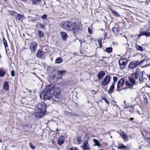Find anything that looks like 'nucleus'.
<instances>
[{
	"label": "nucleus",
	"mask_w": 150,
	"mask_h": 150,
	"mask_svg": "<svg viewBox=\"0 0 150 150\" xmlns=\"http://www.w3.org/2000/svg\"><path fill=\"white\" fill-rule=\"evenodd\" d=\"M61 26L63 29L69 31L74 30L76 28L75 23L69 21L63 22Z\"/></svg>",
	"instance_id": "1"
},
{
	"label": "nucleus",
	"mask_w": 150,
	"mask_h": 150,
	"mask_svg": "<svg viewBox=\"0 0 150 150\" xmlns=\"http://www.w3.org/2000/svg\"><path fill=\"white\" fill-rule=\"evenodd\" d=\"M60 88H55L54 87L53 93L51 99L54 100V101H58L61 100V98L60 95Z\"/></svg>",
	"instance_id": "2"
},
{
	"label": "nucleus",
	"mask_w": 150,
	"mask_h": 150,
	"mask_svg": "<svg viewBox=\"0 0 150 150\" xmlns=\"http://www.w3.org/2000/svg\"><path fill=\"white\" fill-rule=\"evenodd\" d=\"M52 93L51 92H49L44 90L43 92L40 93V96L42 99L44 100L49 99L53 102H56L54 101V100L51 99L52 96Z\"/></svg>",
	"instance_id": "3"
},
{
	"label": "nucleus",
	"mask_w": 150,
	"mask_h": 150,
	"mask_svg": "<svg viewBox=\"0 0 150 150\" xmlns=\"http://www.w3.org/2000/svg\"><path fill=\"white\" fill-rule=\"evenodd\" d=\"M38 111V113H42L45 111L46 110V105L44 103H39L38 104L37 108H36V110Z\"/></svg>",
	"instance_id": "4"
},
{
	"label": "nucleus",
	"mask_w": 150,
	"mask_h": 150,
	"mask_svg": "<svg viewBox=\"0 0 150 150\" xmlns=\"http://www.w3.org/2000/svg\"><path fill=\"white\" fill-rule=\"evenodd\" d=\"M125 80L123 78H121L118 82L117 85V90L120 91L123 89L124 85Z\"/></svg>",
	"instance_id": "5"
},
{
	"label": "nucleus",
	"mask_w": 150,
	"mask_h": 150,
	"mask_svg": "<svg viewBox=\"0 0 150 150\" xmlns=\"http://www.w3.org/2000/svg\"><path fill=\"white\" fill-rule=\"evenodd\" d=\"M129 81H126V85L127 86L132 87L134 85L135 81L133 78H129Z\"/></svg>",
	"instance_id": "6"
},
{
	"label": "nucleus",
	"mask_w": 150,
	"mask_h": 150,
	"mask_svg": "<svg viewBox=\"0 0 150 150\" xmlns=\"http://www.w3.org/2000/svg\"><path fill=\"white\" fill-rule=\"evenodd\" d=\"M119 62L121 69H123L127 64V60L125 59H121Z\"/></svg>",
	"instance_id": "7"
},
{
	"label": "nucleus",
	"mask_w": 150,
	"mask_h": 150,
	"mask_svg": "<svg viewBox=\"0 0 150 150\" xmlns=\"http://www.w3.org/2000/svg\"><path fill=\"white\" fill-rule=\"evenodd\" d=\"M54 88V84H48L45 87V90L49 92H53Z\"/></svg>",
	"instance_id": "8"
},
{
	"label": "nucleus",
	"mask_w": 150,
	"mask_h": 150,
	"mask_svg": "<svg viewBox=\"0 0 150 150\" xmlns=\"http://www.w3.org/2000/svg\"><path fill=\"white\" fill-rule=\"evenodd\" d=\"M117 132L120 134L125 142L128 141L129 140L128 137L126 134L125 132L120 130L119 132L117 131Z\"/></svg>",
	"instance_id": "9"
},
{
	"label": "nucleus",
	"mask_w": 150,
	"mask_h": 150,
	"mask_svg": "<svg viewBox=\"0 0 150 150\" xmlns=\"http://www.w3.org/2000/svg\"><path fill=\"white\" fill-rule=\"evenodd\" d=\"M110 76L109 75H107L103 79V81L102 83V84L105 86L107 85L110 82Z\"/></svg>",
	"instance_id": "10"
},
{
	"label": "nucleus",
	"mask_w": 150,
	"mask_h": 150,
	"mask_svg": "<svg viewBox=\"0 0 150 150\" xmlns=\"http://www.w3.org/2000/svg\"><path fill=\"white\" fill-rule=\"evenodd\" d=\"M38 44L35 42H32L30 45V49L32 52H35L36 50Z\"/></svg>",
	"instance_id": "11"
},
{
	"label": "nucleus",
	"mask_w": 150,
	"mask_h": 150,
	"mask_svg": "<svg viewBox=\"0 0 150 150\" xmlns=\"http://www.w3.org/2000/svg\"><path fill=\"white\" fill-rule=\"evenodd\" d=\"M65 138L62 136H59L57 140V143L59 146L62 145L64 142Z\"/></svg>",
	"instance_id": "12"
},
{
	"label": "nucleus",
	"mask_w": 150,
	"mask_h": 150,
	"mask_svg": "<svg viewBox=\"0 0 150 150\" xmlns=\"http://www.w3.org/2000/svg\"><path fill=\"white\" fill-rule=\"evenodd\" d=\"M142 135L145 139L150 142V133L146 131L142 132Z\"/></svg>",
	"instance_id": "13"
},
{
	"label": "nucleus",
	"mask_w": 150,
	"mask_h": 150,
	"mask_svg": "<svg viewBox=\"0 0 150 150\" xmlns=\"http://www.w3.org/2000/svg\"><path fill=\"white\" fill-rule=\"evenodd\" d=\"M82 147L83 150H90V148L87 141H85L83 142Z\"/></svg>",
	"instance_id": "14"
},
{
	"label": "nucleus",
	"mask_w": 150,
	"mask_h": 150,
	"mask_svg": "<svg viewBox=\"0 0 150 150\" xmlns=\"http://www.w3.org/2000/svg\"><path fill=\"white\" fill-rule=\"evenodd\" d=\"M105 75V73L103 71H100L98 74V77L99 80H100L103 78Z\"/></svg>",
	"instance_id": "15"
},
{
	"label": "nucleus",
	"mask_w": 150,
	"mask_h": 150,
	"mask_svg": "<svg viewBox=\"0 0 150 150\" xmlns=\"http://www.w3.org/2000/svg\"><path fill=\"white\" fill-rule=\"evenodd\" d=\"M143 35H145L146 37L150 36V33L145 31L142 32L139 34V37H141Z\"/></svg>",
	"instance_id": "16"
},
{
	"label": "nucleus",
	"mask_w": 150,
	"mask_h": 150,
	"mask_svg": "<svg viewBox=\"0 0 150 150\" xmlns=\"http://www.w3.org/2000/svg\"><path fill=\"white\" fill-rule=\"evenodd\" d=\"M51 77L52 78L54 81H57L59 80L60 78V77H59V76H58V75H56L55 74L52 75Z\"/></svg>",
	"instance_id": "17"
},
{
	"label": "nucleus",
	"mask_w": 150,
	"mask_h": 150,
	"mask_svg": "<svg viewBox=\"0 0 150 150\" xmlns=\"http://www.w3.org/2000/svg\"><path fill=\"white\" fill-rule=\"evenodd\" d=\"M3 89L4 90L7 91L9 89V84L7 81L5 82L4 83Z\"/></svg>",
	"instance_id": "18"
},
{
	"label": "nucleus",
	"mask_w": 150,
	"mask_h": 150,
	"mask_svg": "<svg viewBox=\"0 0 150 150\" xmlns=\"http://www.w3.org/2000/svg\"><path fill=\"white\" fill-rule=\"evenodd\" d=\"M41 1L40 0H35L32 2V5H38L40 4Z\"/></svg>",
	"instance_id": "19"
},
{
	"label": "nucleus",
	"mask_w": 150,
	"mask_h": 150,
	"mask_svg": "<svg viewBox=\"0 0 150 150\" xmlns=\"http://www.w3.org/2000/svg\"><path fill=\"white\" fill-rule=\"evenodd\" d=\"M129 68L132 69H134L137 67L134 62H131L129 64Z\"/></svg>",
	"instance_id": "20"
},
{
	"label": "nucleus",
	"mask_w": 150,
	"mask_h": 150,
	"mask_svg": "<svg viewBox=\"0 0 150 150\" xmlns=\"http://www.w3.org/2000/svg\"><path fill=\"white\" fill-rule=\"evenodd\" d=\"M43 54L42 52L40 50L38 51L37 54V56L38 57L41 58L42 57Z\"/></svg>",
	"instance_id": "21"
},
{
	"label": "nucleus",
	"mask_w": 150,
	"mask_h": 150,
	"mask_svg": "<svg viewBox=\"0 0 150 150\" xmlns=\"http://www.w3.org/2000/svg\"><path fill=\"white\" fill-rule=\"evenodd\" d=\"M127 148V146L122 144H119L118 145V149H126Z\"/></svg>",
	"instance_id": "22"
},
{
	"label": "nucleus",
	"mask_w": 150,
	"mask_h": 150,
	"mask_svg": "<svg viewBox=\"0 0 150 150\" xmlns=\"http://www.w3.org/2000/svg\"><path fill=\"white\" fill-rule=\"evenodd\" d=\"M138 74L136 73H133L132 74L131 78H133L134 79H137L138 78Z\"/></svg>",
	"instance_id": "23"
},
{
	"label": "nucleus",
	"mask_w": 150,
	"mask_h": 150,
	"mask_svg": "<svg viewBox=\"0 0 150 150\" xmlns=\"http://www.w3.org/2000/svg\"><path fill=\"white\" fill-rule=\"evenodd\" d=\"M114 83H112V85L111 86L109 90L108 91V92L109 93H111L114 88Z\"/></svg>",
	"instance_id": "24"
},
{
	"label": "nucleus",
	"mask_w": 150,
	"mask_h": 150,
	"mask_svg": "<svg viewBox=\"0 0 150 150\" xmlns=\"http://www.w3.org/2000/svg\"><path fill=\"white\" fill-rule=\"evenodd\" d=\"M66 71L64 70H62L61 71H57L58 74L59 75V77H61L63 74H64Z\"/></svg>",
	"instance_id": "25"
},
{
	"label": "nucleus",
	"mask_w": 150,
	"mask_h": 150,
	"mask_svg": "<svg viewBox=\"0 0 150 150\" xmlns=\"http://www.w3.org/2000/svg\"><path fill=\"white\" fill-rule=\"evenodd\" d=\"M5 73V71L4 70L0 69V77H4Z\"/></svg>",
	"instance_id": "26"
},
{
	"label": "nucleus",
	"mask_w": 150,
	"mask_h": 150,
	"mask_svg": "<svg viewBox=\"0 0 150 150\" xmlns=\"http://www.w3.org/2000/svg\"><path fill=\"white\" fill-rule=\"evenodd\" d=\"M93 141L95 143V144L94 146H100L101 145L99 142L96 139H94L93 140Z\"/></svg>",
	"instance_id": "27"
},
{
	"label": "nucleus",
	"mask_w": 150,
	"mask_h": 150,
	"mask_svg": "<svg viewBox=\"0 0 150 150\" xmlns=\"http://www.w3.org/2000/svg\"><path fill=\"white\" fill-rule=\"evenodd\" d=\"M62 62V60L61 58L59 57L57 58L55 60V62L57 64H59Z\"/></svg>",
	"instance_id": "28"
},
{
	"label": "nucleus",
	"mask_w": 150,
	"mask_h": 150,
	"mask_svg": "<svg viewBox=\"0 0 150 150\" xmlns=\"http://www.w3.org/2000/svg\"><path fill=\"white\" fill-rule=\"evenodd\" d=\"M60 34L62 38H67V33L65 32H61Z\"/></svg>",
	"instance_id": "29"
},
{
	"label": "nucleus",
	"mask_w": 150,
	"mask_h": 150,
	"mask_svg": "<svg viewBox=\"0 0 150 150\" xmlns=\"http://www.w3.org/2000/svg\"><path fill=\"white\" fill-rule=\"evenodd\" d=\"M3 42L5 48H6V47H8L7 42H6V40L5 39V38H3Z\"/></svg>",
	"instance_id": "30"
},
{
	"label": "nucleus",
	"mask_w": 150,
	"mask_h": 150,
	"mask_svg": "<svg viewBox=\"0 0 150 150\" xmlns=\"http://www.w3.org/2000/svg\"><path fill=\"white\" fill-rule=\"evenodd\" d=\"M25 92L28 95L30 96L31 94L32 91L29 89L26 88L25 89Z\"/></svg>",
	"instance_id": "31"
},
{
	"label": "nucleus",
	"mask_w": 150,
	"mask_h": 150,
	"mask_svg": "<svg viewBox=\"0 0 150 150\" xmlns=\"http://www.w3.org/2000/svg\"><path fill=\"white\" fill-rule=\"evenodd\" d=\"M136 48L138 50L140 51H144L143 47L141 46L137 45L136 46Z\"/></svg>",
	"instance_id": "32"
},
{
	"label": "nucleus",
	"mask_w": 150,
	"mask_h": 150,
	"mask_svg": "<svg viewBox=\"0 0 150 150\" xmlns=\"http://www.w3.org/2000/svg\"><path fill=\"white\" fill-rule=\"evenodd\" d=\"M106 51L108 53H110L112 51V48L111 47L106 48Z\"/></svg>",
	"instance_id": "33"
},
{
	"label": "nucleus",
	"mask_w": 150,
	"mask_h": 150,
	"mask_svg": "<svg viewBox=\"0 0 150 150\" xmlns=\"http://www.w3.org/2000/svg\"><path fill=\"white\" fill-rule=\"evenodd\" d=\"M16 20H18L20 21L22 18V15L20 14H18L17 15V16L16 17Z\"/></svg>",
	"instance_id": "34"
},
{
	"label": "nucleus",
	"mask_w": 150,
	"mask_h": 150,
	"mask_svg": "<svg viewBox=\"0 0 150 150\" xmlns=\"http://www.w3.org/2000/svg\"><path fill=\"white\" fill-rule=\"evenodd\" d=\"M112 13L114 15L118 16H120V14L117 12L115 11H113L112 12Z\"/></svg>",
	"instance_id": "35"
},
{
	"label": "nucleus",
	"mask_w": 150,
	"mask_h": 150,
	"mask_svg": "<svg viewBox=\"0 0 150 150\" xmlns=\"http://www.w3.org/2000/svg\"><path fill=\"white\" fill-rule=\"evenodd\" d=\"M113 81L112 83H114V84H115V83L117 81L118 78L117 77L113 76Z\"/></svg>",
	"instance_id": "36"
},
{
	"label": "nucleus",
	"mask_w": 150,
	"mask_h": 150,
	"mask_svg": "<svg viewBox=\"0 0 150 150\" xmlns=\"http://www.w3.org/2000/svg\"><path fill=\"white\" fill-rule=\"evenodd\" d=\"M112 31L114 33H116L118 31V29L117 28H113L112 29Z\"/></svg>",
	"instance_id": "37"
},
{
	"label": "nucleus",
	"mask_w": 150,
	"mask_h": 150,
	"mask_svg": "<svg viewBox=\"0 0 150 150\" xmlns=\"http://www.w3.org/2000/svg\"><path fill=\"white\" fill-rule=\"evenodd\" d=\"M29 145L30 148L33 150H34L36 148V147L33 146L32 144V143L31 142H30L29 143Z\"/></svg>",
	"instance_id": "38"
},
{
	"label": "nucleus",
	"mask_w": 150,
	"mask_h": 150,
	"mask_svg": "<svg viewBox=\"0 0 150 150\" xmlns=\"http://www.w3.org/2000/svg\"><path fill=\"white\" fill-rule=\"evenodd\" d=\"M38 35L40 37H43L44 36V33L43 32H41L40 30H39Z\"/></svg>",
	"instance_id": "39"
},
{
	"label": "nucleus",
	"mask_w": 150,
	"mask_h": 150,
	"mask_svg": "<svg viewBox=\"0 0 150 150\" xmlns=\"http://www.w3.org/2000/svg\"><path fill=\"white\" fill-rule=\"evenodd\" d=\"M98 43L99 44V46L100 47H102V42L101 40L98 39Z\"/></svg>",
	"instance_id": "40"
},
{
	"label": "nucleus",
	"mask_w": 150,
	"mask_h": 150,
	"mask_svg": "<svg viewBox=\"0 0 150 150\" xmlns=\"http://www.w3.org/2000/svg\"><path fill=\"white\" fill-rule=\"evenodd\" d=\"M47 16L46 14H44L41 17L42 19H45L47 18Z\"/></svg>",
	"instance_id": "41"
},
{
	"label": "nucleus",
	"mask_w": 150,
	"mask_h": 150,
	"mask_svg": "<svg viewBox=\"0 0 150 150\" xmlns=\"http://www.w3.org/2000/svg\"><path fill=\"white\" fill-rule=\"evenodd\" d=\"M88 33L90 34H92L93 33V31L90 28H88Z\"/></svg>",
	"instance_id": "42"
},
{
	"label": "nucleus",
	"mask_w": 150,
	"mask_h": 150,
	"mask_svg": "<svg viewBox=\"0 0 150 150\" xmlns=\"http://www.w3.org/2000/svg\"><path fill=\"white\" fill-rule=\"evenodd\" d=\"M11 75L12 76H15V71L13 70L11 71Z\"/></svg>",
	"instance_id": "43"
},
{
	"label": "nucleus",
	"mask_w": 150,
	"mask_h": 150,
	"mask_svg": "<svg viewBox=\"0 0 150 150\" xmlns=\"http://www.w3.org/2000/svg\"><path fill=\"white\" fill-rule=\"evenodd\" d=\"M135 64H136L137 67L138 65H141L140 62H139L138 61H136L135 62H134Z\"/></svg>",
	"instance_id": "44"
},
{
	"label": "nucleus",
	"mask_w": 150,
	"mask_h": 150,
	"mask_svg": "<svg viewBox=\"0 0 150 150\" xmlns=\"http://www.w3.org/2000/svg\"><path fill=\"white\" fill-rule=\"evenodd\" d=\"M69 150H79L78 148L77 147L72 148L70 149Z\"/></svg>",
	"instance_id": "45"
},
{
	"label": "nucleus",
	"mask_w": 150,
	"mask_h": 150,
	"mask_svg": "<svg viewBox=\"0 0 150 150\" xmlns=\"http://www.w3.org/2000/svg\"><path fill=\"white\" fill-rule=\"evenodd\" d=\"M77 140L79 143H80L81 141V138L79 137H77Z\"/></svg>",
	"instance_id": "46"
},
{
	"label": "nucleus",
	"mask_w": 150,
	"mask_h": 150,
	"mask_svg": "<svg viewBox=\"0 0 150 150\" xmlns=\"http://www.w3.org/2000/svg\"><path fill=\"white\" fill-rule=\"evenodd\" d=\"M40 27L41 28L43 29L45 27V25H42V24H40Z\"/></svg>",
	"instance_id": "47"
},
{
	"label": "nucleus",
	"mask_w": 150,
	"mask_h": 150,
	"mask_svg": "<svg viewBox=\"0 0 150 150\" xmlns=\"http://www.w3.org/2000/svg\"><path fill=\"white\" fill-rule=\"evenodd\" d=\"M144 74H145L144 72H143L142 73V77L144 79H145L146 78L144 76Z\"/></svg>",
	"instance_id": "48"
},
{
	"label": "nucleus",
	"mask_w": 150,
	"mask_h": 150,
	"mask_svg": "<svg viewBox=\"0 0 150 150\" xmlns=\"http://www.w3.org/2000/svg\"><path fill=\"white\" fill-rule=\"evenodd\" d=\"M139 80H140V83H142V81L144 79V78H143L142 77L141 78H139Z\"/></svg>",
	"instance_id": "49"
},
{
	"label": "nucleus",
	"mask_w": 150,
	"mask_h": 150,
	"mask_svg": "<svg viewBox=\"0 0 150 150\" xmlns=\"http://www.w3.org/2000/svg\"><path fill=\"white\" fill-rule=\"evenodd\" d=\"M145 60H145L144 59V60H142V61H141L140 62L141 65L145 61Z\"/></svg>",
	"instance_id": "50"
},
{
	"label": "nucleus",
	"mask_w": 150,
	"mask_h": 150,
	"mask_svg": "<svg viewBox=\"0 0 150 150\" xmlns=\"http://www.w3.org/2000/svg\"><path fill=\"white\" fill-rule=\"evenodd\" d=\"M104 100H105V101L106 102V103L108 104V105L109 104V103L108 100L105 98H104Z\"/></svg>",
	"instance_id": "51"
},
{
	"label": "nucleus",
	"mask_w": 150,
	"mask_h": 150,
	"mask_svg": "<svg viewBox=\"0 0 150 150\" xmlns=\"http://www.w3.org/2000/svg\"><path fill=\"white\" fill-rule=\"evenodd\" d=\"M107 34L106 33H104V38H105L107 36Z\"/></svg>",
	"instance_id": "52"
},
{
	"label": "nucleus",
	"mask_w": 150,
	"mask_h": 150,
	"mask_svg": "<svg viewBox=\"0 0 150 150\" xmlns=\"http://www.w3.org/2000/svg\"><path fill=\"white\" fill-rule=\"evenodd\" d=\"M44 4H43V7H45L46 6V4L45 1H43Z\"/></svg>",
	"instance_id": "53"
},
{
	"label": "nucleus",
	"mask_w": 150,
	"mask_h": 150,
	"mask_svg": "<svg viewBox=\"0 0 150 150\" xmlns=\"http://www.w3.org/2000/svg\"><path fill=\"white\" fill-rule=\"evenodd\" d=\"M21 0L24 2H25L27 1V0Z\"/></svg>",
	"instance_id": "54"
},
{
	"label": "nucleus",
	"mask_w": 150,
	"mask_h": 150,
	"mask_svg": "<svg viewBox=\"0 0 150 150\" xmlns=\"http://www.w3.org/2000/svg\"><path fill=\"white\" fill-rule=\"evenodd\" d=\"M130 119L131 120H133L134 119V118H131Z\"/></svg>",
	"instance_id": "55"
},
{
	"label": "nucleus",
	"mask_w": 150,
	"mask_h": 150,
	"mask_svg": "<svg viewBox=\"0 0 150 150\" xmlns=\"http://www.w3.org/2000/svg\"><path fill=\"white\" fill-rule=\"evenodd\" d=\"M67 38H62L63 40H66Z\"/></svg>",
	"instance_id": "56"
},
{
	"label": "nucleus",
	"mask_w": 150,
	"mask_h": 150,
	"mask_svg": "<svg viewBox=\"0 0 150 150\" xmlns=\"http://www.w3.org/2000/svg\"><path fill=\"white\" fill-rule=\"evenodd\" d=\"M101 30L102 31H105V30H103V29H101Z\"/></svg>",
	"instance_id": "57"
},
{
	"label": "nucleus",
	"mask_w": 150,
	"mask_h": 150,
	"mask_svg": "<svg viewBox=\"0 0 150 150\" xmlns=\"http://www.w3.org/2000/svg\"><path fill=\"white\" fill-rule=\"evenodd\" d=\"M33 20V22H34V20Z\"/></svg>",
	"instance_id": "58"
},
{
	"label": "nucleus",
	"mask_w": 150,
	"mask_h": 150,
	"mask_svg": "<svg viewBox=\"0 0 150 150\" xmlns=\"http://www.w3.org/2000/svg\"><path fill=\"white\" fill-rule=\"evenodd\" d=\"M78 40H79L80 41V40H81L78 39Z\"/></svg>",
	"instance_id": "59"
},
{
	"label": "nucleus",
	"mask_w": 150,
	"mask_h": 150,
	"mask_svg": "<svg viewBox=\"0 0 150 150\" xmlns=\"http://www.w3.org/2000/svg\"><path fill=\"white\" fill-rule=\"evenodd\" d=\"M57 0V1H59L58 0Z\"/></svg>",
	"instance_id": "60"
},
{
	"label": "nucleus",
	"mask_w": 150,
	"mask_h": 150,
	"mask_svg": "<svg viewBox=\"0 0 150 150\" xmlns=\"http://www.w3.org/2000/svg\"><path fill=\"white\" fill-rule=\"evenodd\" d=\"M5 1H6V0H4Z\"/></svg>",
	"instance_id": "61"
},
{
	"label": "nucleus",
	"mask_w": 150,
	"mask_h": 150,
	"mask_svg": "<svg viewBox=\"0 0 150 150\" xmlns=\"http://www.w3.org/2000/svg\"><path fill=\"white\" fill-rule=\"evenodd\" d=\"M1 57V55H0V57Z\"/></svg>",
	"instance_id": "62"
}]
</instances>
